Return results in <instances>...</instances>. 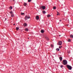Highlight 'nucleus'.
Masks as SVG:
<instances>
[{"label":"nucleus","instance_id":"15","mask_svg":"<svg viewBox=\"0 0 73 73\" xmlns=\"http://www.w3.org/2000/svg\"><path fill=\"white\" fill-rule=\"evenodd\" d=\"M47 16L48 17H50V16H51V15H47Z\"/></svg>","mask_w":73,"mask_h":73},{"label":"nucleus","instance_id":"16","mask_svg":"<svg viewBox=\"0 0 73 73\" xmlns=\"http://www.w3.org/2000/svg\"><path fill=\"white\" fill-rule=\"evenodd\" d=\"M57 15L58 16V15H60V13H58V12H57Z\"/></svg>","mask_w":73,"mask_h":73},{"label":"nucleus","instance_id":"30","mask_svg":"<svg viewBox=\"0 0 73 73\" xmlns=\"http://www.w3.org/2000/svg\"><path fill=\"white\" fill-rule=\"evenodd\" d=\"M5 20H7V18H5Z\"/></svg>","mask_w":73,"mask_h":73},{"label":"nucleus","instance_id":"26","mask_svg":"<svg viewBox=\"0 0 73 73\" xmlns=\"http://www.w3.org/2000/svg\"><path fill=\"white\" fill-rule=\"evenodd\" d=\"M46 39L47 40H49V38H46Z\"/></svg>","mask_w":73,"mask_h":73},{"label":"nucleus","instance_id":"20","mask_svg":"<svg viewBox=\"0 0 73 73\" xmlns=\"http://www.w3.org/2000/svg\"><path fill=\"white\" fill-rule=\"evenodd\" d=\"M42 13H43L44 14H45V13H46L45 12V11H42Z\"/></svg>","mask_w":73,"mask_h":73},{"label":"nucleus","instance_id":"11","mask_svg":"<svg viewBox=\"0 0 73 73\" xmlns=\"http://www.w3.org/2000/svg\"><path fill=\"white\" fill-rule=\"evenodd\" d=\"M68 42H70V41H71V40H70V39H68Z\"/></svg>","mask_w":73,"mask_h":73},{"label":"nucleus","instance_id":"28","mask_svg":"<svg viewBox=\"0 0 73 73\" xmlns=\"http://www.w3.org/2000/svg\"><path fill=\"white\" fill-rule=\"evenodd\" d=\"M51 46L52 47L53 46V45H51Z\"/></svg>","mask_w":73,"mask_h":73},{"label":"nucleus","instance_id":"3","mask_svg":"<svg viewBox=\"0 0 73 73\" xmlns=\"http://www.w3.org/2000/svg\"><path fill=\"white\" fill-rule=\"evenodd\" d=\"M67 66L69 70H72V66L69 65H67Z\"/></svg>","mask_w":73,"mask_h":73},{"label":"nucleus","instance_id":"7","mask_svg":"<svg viewBox=\"0 0 73 73\" xmlns=\"http://www.w3.org/2000/svg\"><path fill=\"white\" fill-rule=\"evenodd\" d=\"M23 5L24 6H25L27 5V3H24Z\"/></svg>","mask_w":73,"mask_h":73},{"label":"nucleus","instance_id":"33","mask_svg":"<svg viewBox=\"0 0 73 73\" xmlns=\"http://www.w3.org/2000/svg\"><path fill=\"white\" fill-rule=\"evenodd\" d=\"M13 1H15V0H13Z\"/></svg>","mask_w":73,"mask_h":73},{"label":"nucleus","instance_id":"23","mask_svg":"<svg viewBox=\"0 0 73 73\" xmlns=\"http://www.w3.org/2000/svg\"><path fill=\"white\" fill-rule=\"evenodd\" d=\"M60 67L61 68H63V65H61V66H60Z\"/></svg>","mask_w":73,"mask_h":73},{"label":"nucleus","instance_id":"17","mask_svg":"<svg viewBox=\"0 0 73 73\" xmlns=\"http://www.w3.org/2000/svg\"><path fill=\"white\" fill-rule=\"evenodd\" d=\"M19 27H17L16 28V29L17 31H18V30H19Z\"/></svg>","mask_w":73,"mask_h":73},{"label":"nucleus","instance_id":"34","mask_svg":"<svg viewBox=\"0 0 73 73\" xmlns=\"http://www.w3.org/2000/svg\"><path fill=\"white\" fill-rule=\"evenodd\" d=\"M28 38V39H29V38Z\"/></svg>","mask_w":73,"mask_h":73},{"label":"nucleus","instance_id":"19","mask_svg":"<svg viewBox=\"0 0 73 73\" xmlns=\"http://www.w3.org/2000/svg\"><path fill=\"white\" fill-rule=\"evenodd\" d=\"M56 50H57V51H59L60 50V49L59 48H57L56 49Z\"/></svg>","mask_w":73,"mask_h":73},{"label":"nucleus","instance_id":"18","mask_svg":"<svg viewBox=\"0 0 73 73\" xmlns=\"http://www.w3.org/2000/svg\"><path fill=\"white\" fill-rule=\"evenodd\" d=\"M70 37L71 38H73V35H70Z\"/></svg>","mask_w":73,"mask_h":73},{"label":"nucleus","instance_id":"4","mask_svg":"<svg viewBox=\"0 0 73 73\" xmlns=\"http://www.w3.org/2000/svg\"><path fill=\"white\" fill-rule=\"evenodd\" d=\"M30 18V17L29 16H26L25 17V20H27V19H29Z\"/></svg>","mask_w":73,"mask_h":73},{"label":"nucleus","instance_id":"25","mask_svg":"<svg viewBox=\"0 0 73 73\" xmlns=\"http://www.w3.org/2000/svg\"><path fill=\"white\" fill-rule=\"evenodd\" d=\"M24 14V13H21V15H23Z\"/></svg>","mask_w":73,"mask_h":73},{"label":"nucleus","instance_id":"13","mask_svg":"<svg viewBox=\"0 0 73 73\" xmlns=\"http://www.w3.org/2000/svg\"><path fill=\"white\" fill-rule=\"evenodd\" d=\"M41 33H44V31L43 30H42L41 31Z\"/></svg>","mask_w":73,"mask_h":73},{"label":"nucleus","instance_id":"10","mask_svg":"<svg viewBox=\"0 0 73 73\" xmlns=\"http://www.w3.org/2000/svg\"><path fill=\"white\" fill-rule=\"evenodd\" d=\"M23 25L24 26V27H26V26H27V23H25L23 24Z\"/></svg>","mask_w":73,"mask_h":73},{"label":"nucleus","instance_id":"32","mask_svg":"<svg viewBox=\"0 0 73 73\" xmlns=\"http://www.w3.org/2000/svg\"><path fill=\"white\" fill-rule=\"evenodd\" d=\"M60 21H61V20H60Z\"/></svg>","mask_w":73,"mask_h":73},{"label":"nucleus","instance_id":"31","mask_svg":"<svg viewBox=\"0 0 73 73\" xmlns=\"http://www.w3.org/2000/svg\"><path fill=\"white\" fill-rule=\"evenodd\" d=\"M15 25V24H13V25Z\"/></svg>","mask_w":73,"mask_h":73},{"label":"nucleus","instance_id":"14","mask_svg":"<svg viewBox=\"0 0 73 73\" xmlns=\"http://www.w3.org/2000/svg\"><path fill=\"white\" fill-rule=\"evenodd\" d=\"M9 9H12V6H10L9 7Z\"/></svg>","mask_w":73,"mask_h":73},{"label":"nucleus","instance_id":"6","mask_svg":"<svg viewBox=\"0 0 73 73\" xmlns=\"http://www.w3.org/2000/svg\"><path fill=\"white\" fill-rule=\"evenodd\" d=\"M42 8L43 10H44L45 9V6H42Z\"/></svg>","mask_w":73,"mask_h":73},{"label":"nucleus","instance_id":"27","mask_svg":"<svg viewBox=\"0 0 73 73\" xmlns=\"http://www.w3.org/2000/svg\"><path fill=\"white\" fill-rule=\"evenodd\" d=\"M68 53H70V51H68Z\"/></svg>","mask_w":73,"mask_h":73},{"label":"nucleus","instance_id":"24","mask_svg":"<svg viewBox=\"0 0 73 73\" xmlns=\"http://www.w3.org/2000/svg\"><path fill=\"white\" fill-rule=\"evenodd\" d=\"M62 46H59V48H61Z\"/></svg>","mask_w":73,"mask_h":73},{"label":"nucleus","instance_id":"21","mask_svg":"<svg viewBox=\"0 0 73 73\" xmlns=\"http://www.w3.org/2000/svg\"><path fill=\"white\" fill-rule=\"evenodd\" d=\"M56 7H53V9H56Z\"/></svg>","mask_w":73,"mask_h":73},{"label":"nucleus","instance_id":"5","mask_svg":"<svg viewBox=\"0 0 73 73\" xmlns=\"http://www.w3.org/2000/svg\"><path fill=\"white\" fill-rule=\"evenodd\" d=\"M62 42L60 41L58 42V44L59 45H62Z\"/></svg>","mask_w":73,"mask_h":73},{"label":"nucleus","instance_id":"12","mask_svg":"<svg viewBox=\"0 0 73 73\" xmlns=\"http://www.w3.org/2000/svg\"><path fill=\"white\" fill-rule=\"evenodd\" d=\"M25 31H26L27 32H28V29L26 28V29H25Z\"/></svg>","mask_w":73,"mask_h":73},{"label":"nucleus","instance_id":"22","mask_svg":"<svg viewBox=\"0 0 73 73\" xmlns=\"http://www.w3.org/2000/svg\"><path fill=\"white\" fill-rule=\"evenodd\" d=\"M31 0H28V2H31Z\"/></svg>","mask_w":73,"mask_h":73},{"label":"nucleus","instance_id":"1","mask_svg":"<svg viewBox=\"0 0 73 73\" xmlns=\"http://www.w3.org/2000/svg\"><path fill=\"white\" fill-rule=\"evenodd\" d=\"M67 61L66 60H64L63 61V64L64 65H66L67 64Z\"/></svg>","mask_w":73,"mask_h":73},{"label":"nucleus","instance_id":"9","mask_svg":"<svg viewBox=\"0 0 73 73\" xmlns=\"http://www.w3.org/2000/svg\"><path fill=\"white\" fill-rule=\"evenodd\" d=\"M36 20H38V19H39V17H38V16H37L36 17Z\"/></svg>","mask_w":73,"mask_h":73},{"label":"nucleus","instance_id":"8","mask_svg":"<svg viewBox=\"0 0 73 73\" xmlns=\"http://www.w3.org/2000/svg\"><path fill=\"white\" fill-rule=\"evenodd\" d=\"M59 59H60V61H62V57H60Z\"/></svg>","mask_w":73,"mask_h":73},{"label":"nucleus","instance_id":"29","mask_svg":"<svg viewBox=\"0 0 73 73\" xmlns=\"http://www.w3.org/2000/svg\"><path fill=\"white\" fill-rule=\"evenodd\" d=\"M59 36H61V35H59Z\"/></svg>","mask_w":73,"mask_h":73},{"label":"nucleus","instance_id":"2","mask_svg":"<svg viewBox=\"0 0 73 73\" xmlns=\"http://www.w3.org/2000/svg\"><path fill=\"white\" fill-rule=\"evenodd\" d=\"M10 13L11 14V17H13L15 16V15H14V14H13V13L12 11L10 12Z\"/></svg>","mask_w":73,"mask_h":73}]
</instances>
